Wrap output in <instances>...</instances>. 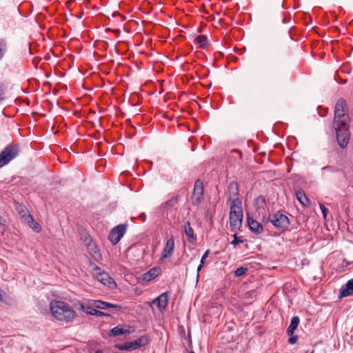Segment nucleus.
I'll list each match as a JSON object with an SVG mask.
<instances>
[{"mask_svg":"<svg viewBox=\"0 0 353 353\" xmlns=\"http://www.w3.org/2000/svg\"><path fill=\"white\" fill-rule=\"evenodd\" d=\"M129 333L130 331L120 326L114 327L110 331V335L113 336H117Z\"/></svg>","mask_w":353,"mask_h":353,"instance_id":"obj_20","label":"nucleus"},{"mask_svg":"<svg viewBox=\"0 0 353 353\" xmlns=\"http://www.w3.org/2000/svg\"><path fill=\"white\" fill-rule=\"evenodd\" d=\"M127 230L126 224H120L113 228L109 234V240L115 245L119 242Z\"/></svg>","mask_w":353,"mask_h":353,"instance_id":"obj_8","label":"nucleus"},{"mask_svg":"<svg viewBox=\"0 0 353 353\" xmlns=\"http://www.w3.org/2000/svg\"><path fill=\"white\" fill-rule=\"evenodd\" d=\"M108 308H118V309H121V306L120 305H116V304L110 303V306H108Z\"/></svg>","mask_w":353,"mask_h":353,"instance_id":"obj_40","label":"nucleus"},{"mask_svg":"<svg viewBox=\"0 0 353 353\" xmlns=\"http://www.w3.org/2000/svg\"><path fill=\"white\" fill-rule=\"evenodd\" d=\"M184 230L185 234L188 236V240L190 243H193L195 241V236L194 234V230L190 225L189 222H187L184 225Z\"/></svg>","mask_w":353,"mask_h":353,"instance_id":"obj_18","label":"nucleus"},{"mask_svg":"<svg viewBox=\"0 0 353 353\" xmlns=\"http://www.w3.org/2000/svg\"><path fill=\"white\" fill-rule=\"evenodd\" d=\"M322 170L327 171V172H334L337 171V169L334 168H333L332 166L327 165V166H325V167L322 168Z\"/></svg>","mask_w":353,"mask_h":353,"instance_id":"obj_32","label":"nucleus"},{"mask_svg":"<svg viewBox=\"0 0 353 353\" xmlns=\"http://www.w3.org/2000/svg\"><path fill=\"white\" fill-rule=\"evenodd\" d=\"M248 271V269L246 268H237L234 272V276L236 277L241 276L244 275Z\"/></svg>","mask_w":353,"mask_h":353,"instance_id":"obj_26","label":"nucleus"},{"mask_svg":"<svg viewBox=\"0 0 353 353\" xmlns=\"http://www.w3.org/2000/svg\"><path fill=\"white\" fill-rule=\"evenodd\" d=\"M230 205V224L232 230L234 231L239 229L242 225L243 214L241 201L240 199H235Z\"/></svg>","mask_w":353,"mask_h":353,"instance_id":"obj_2","label":"nucleus"},{"mask_svg":"<svg viewBox=\"0 0 353 353\" xmlns=\"http://www.w3.org/2000/svg\"><path fill=\"white\" fill-rule=\"evenodd\" d=\"M209 254H210V251L208 250L205 252L204 254L202 256V258L201 259V263L202 264L205 263V260L208 256Z\"/></svg>","mask_w":353,"mask_h":353,"instance_id":"obj_35","label":"nucleus"},{"mask_svg":"<svg viewBox=\"0 0 353 353\" xmlns=\"http://www.w3.org/2000/svg\"><path fill=\"white\" fill-rule=\"evenodd\" d=\"M194 42L196 43L200 48H205L208 47L209 42L206 37L204 35H198L194 37Z\"/></svg>","mask_w":353,"mask_h":353,"instance_id":"obj_19","label":"nucleus"},{"mask_svg":"<svg viewBox=\"0 0 353 353\" xmlns=\"http://www.w3.org/2000/svg\"><path fill=\"white\" fill-rule=\"evenodd\" d=\"M5 223V220L3 219V218L0 215V225H4Z\"/></svg>","mask_w":353,"mask_h":353,"instance_id":"obj_42","label":"nucleus"},{"mask_svg":"<svg viewBox=\"0 0 353 353\" xmlns=\"http://www.w3.org/2000/svg\"><path fill=\"white\" fill-rule=\"evenodd\" d=\"M149 343V339L145 336H141L133 341L125 342L118 346L121 350L132 351L145 346Z\"/></svg>","mask_w":353,"mask_h":353,"instance_id":"obj_5","label":"nucleus"},{"mask_svg":"<svg viewBox=\"0 0 353 353\" xmlns=\"http://www.w3.org/2000/svg\"><path fill=\"white\" fill-rule=\"evenodd\" d=\"M320 208L323 214L324 218L325 219L327 214V209L323 204H320Z\"/></svg>","mask_w":353,"mask_h":353,"instance_id":"obj_34","label":"nucleus"},{"mask_svg":"<svg viewBox=\"0 0 353 353\" xmlns=\"http://www.w3.org/2000/svg\"><path fill=\"white\" fill-rule=\"evenodd\" d=\"M178 201H179V197L178 196H173L171 199H170L168 201L165 202L162 205V208H172L174 205H176Z\"/></svg>","mask_w":353,"mask_h":353,"instance_id":"obj_23","label":"nucleus"},{"mask_svg":"<svg viewBox=\"0 0 353 353\" xmlns=\"http://www.w3.org/2000/svg\"><path fill=\"white\" fill-rule=\"evenodd\" d=\"M347 105L345 101L340 99L337 101L334 109V128H339V125H347L349 117L347 114Z\"/></svg>","mask_w":353,"mask_h":353,"instance_id":"obj_3","label":"nucleus"},{"mask_svg":"<svg viewBox=\"0 0 353 353\" xmlns=\"http://www.w3.org/2000/svg\"><path fill=\"white\" fill-rule=\"evenodd\" d=\"M290 337L288 339V342L290 343V344H295L297 341H298V337L297 336H295V335H290Z\"/></svg>","mask_w":353,"mask_h":353,"instance_id":"obj_31","label":"nucleus"},{"mask_svg":"<svg viewBox=\"0 0 353 353\" xmlns=\"http://www.w3.org/2000/svg\"><path fill=\"white\" fill-rule=\"evenodd\" d=\"M30 228L36 232H39L41 230V225L35 221L30 225Z\"/></svg>","mask_w":353,"mask_h":353,"instance_id":"obj_30","label":"nucleus"},{"mask_svg":"<svg viewBox=\"0 0 353 353\" xmlns=\"http://www.w3.org/2000/svg\"><path fill=\"white\" fill-rule=\"evenodd\" d=\"M6 51V43L4 41H0V59L3 57Z\"/></svg>","mask_w":353,"mask_h":353,"instance_id":"obj_28","label":"nucleus"},{"mask_svg":"<svg viewBox=\"0 0 353 353\" xmlns=\"http://www.w3.org/2000/svg\"><path fill=\"white\" fill-rule=\"evenodd\" d=\"M97 308L93 306V301L92 302V303L88 305V307H86V314H89V315H94V312L95 311Z\"/></svg>","mask_w":353,"mask_h":353,"instance_id":"obj_29","label":"nucleus"},{"mask_svg":"<svg viewBox=\"0 0 353 353\" xmlns=\"http://www.w3.org/2000/svg\"><path fill=\"white\" fill-rule=\"evenodd\" d=\"M3 94H4V88H3V85H0V101L4 99Z\"/></svg>","mask_w":353,"mask_h":353,"instance_id":"obj_38","label":"nucleus"},{"mask_svg":"<svg viewBox=\"0 0 353 353\" xmlns=\"http://www.w3.org/2000/svg\"><path fill=\"white\" fill-rule=\"evenodd\" d=\"M19 153V146L17 145H8L0 153V168L7 165Z\"/></svg>","mask_w":353,"mask_h":353,"instance_id":"obj_4","label":"nucleus"},{"mask_svg":"<svg viewBox=\"0 0 353 353\" xmlns=\"http://www.w3.org/2000/svg\"><path fill=\"white\" fill-rule=\"evenodd\" d=\"M228 192L230 196L228 198V201H230V204L232 203V201L235 199H239L238 197L239 195V190L238 185L236 182H231L228 186Z\"/></svg>","mask_w":353,"mask_h":353,"instance_id":"obj_14","label":"nucleus"},{"mask_svg":"<svg viewBox=\"0 0 353 353\" xmlns=\"http://www.w3.org/2000/svg\"><path fill=\"white\" fill-rule=\"evenodd\" d=\"M95 353H103L101 350H97Z\"/></svg>","mask_w":353,"mask_h":353,"instance_id":"obj_43","label":"nucleus"},{"mask_svg":"<svg viewBox=\"0 0 353 353\" xmlns=\"http://www.w3.org/2000/svg\"><path fill=\"white\" fill-rule=\"evenodd\" d=\"M107 314L101 311H99V310H97V309L95 310L94 312V315L93 316H106Z\"/></svg>","mask_w":353,"mask_h":353,"instance_id":"obj_37","label":"nucleus"},{"mask_svg":"<svg viewBox=\"0 0 353 353\" xmlns=\"http://www.w3.org/2000/svg\"><path fill=\"white\" fill-rule=\"evenodd\" d=\"M94 276L97 281L108 286L110 288L116 287V283L114 279L107 272H102L100 268H97L95 269Z\"/></svg>","mask_w":353,"mask_h":353,"instance_id":"obj_9","label":"nucleus"},{"mask_svg":"<svg viewBox=\"0 0 353 353\" xmlns=\"http://www.w3.org/2000/svg\"><path fill=\"white\" fill-rule=\"evenodd\" d=\"M353 294V279L349 280L340 289L339 298L349 296Z\"/></svg>","mask_w":353,"mask_h":353,"instance_id":"obj_13","label":"nucleus"},{"mask_svg":"<svg viewBox=\"0 0 353 353\" xmlns=\"http://www.w3.org/2000/svg\"><path fill=\"white\" fill-rule=\"evenodd\" d=\"M0 301L8 304L10 302V299L8 296L3 292L1 290H0Z\"/></svg>","mask_w":353,"mask_h":353,"instance_id":"obj_27","label":"nucleus"},{"mask_svg":"<svg viewBox=\"0 0 353 353\" xmlns=\"http://www.w3.org/2000/svg\"><path fill=\"white\" fill-rule=\"evenodd\" d=\"M299 318L298 316H293L291 319L290 324L287 329V333L288 335H292L294 330L297 328L299 324Z\"/></svg>","mask_w":353,"mask_h":353,"instance_id":"obj_17","label":"nucleus"},{"mask_svg":"<svg viewBox=\"0 0 353 353\" xmlns=\"http://www.w3.org/2000/svg\"><path fill=\"white\" fill-rule=\"evenodd\" d=\"M93 306L97 309L105 310L110 306V303L102 301H93Z\"/></svg>","mask_w":353,"mask_h":353,"instance_id":"obj_24","label":"nucleus"},{"mask_svg":"<svg viewBox=\"0 0 353 353\" xmlns=\"http://www.w3.org/2000/svg\"><path fill=\"white\" fill-rule=\"evenodd\" d=\"M22 218L24 219L25 222L28 224L30 227V225H32L34 222L32 216L28 213L23 214Z\"/></svg>","mask_w":353,"mask_h":353,"instance_id":"obj_25","label":"nucleus"},{"mask_svg":"<svg viewBox=\"0 0 353 353\" xmlns=\"http://www.w3.org/2000/svg\"><path fill=\"white\" fill-rule=\"evenodd\" d=\"M18 210L19 213L21 214V216L23 214H27L26 209L24 206L20 205L19 208H18Z\"/></svg>","mask_w":353,"mask_h":353,"instance_id":"obj_36","label":"nucleus"},{"mask_svg":"<svg viewBox=\"0 0 353 353\" xmlns=\"http://www.w3.org/2000/svg\"><path fill=\"white\" fill-rule=\"evenodd\" d=\"M296 196L299 201L304 206H307L309 205V200L307 197L306 196L305 192L301 190H299L296 191Z\"/></svg>","mask_w":353,"mask_h":353,"instance_id":"obj_21","label":"nucleus"},{"mask_svg":"<svg viewBox=\"0 0 353 353\" xmlns=\"http://www.w3.org/2000/svg\"><path fill=\"white\" fill-rule=\"evenodd\" d=\"M336 132V138L339 145L342 148L347 147L350 140V133L348 131V125L345 126L339 125V128H334Z\"/></svg>","mask_w":353,"mask_h":353,"instance_id":"obj_6","label":"nucleus"},{"mask_svg":"<svg viewBox=\"0 0 353 353\" xmlns=\"http://www.w3.org/2000/svg\"><path fill=\"white\" fill-rule=\"evenodd\" d=\"M188 353H194V352L193 351H190V352H188Z\"/></svg>","mask_w":353,"mask_h":353,"instance_id":"obj_44","label":"nucleus"},{"mask_svg":"<svg viewBox=\"0 0 353 353\" xmlns=\"http://www.w3.org/2000/svg\"><path fill=\"white\" fill-rule=\"evenodd\" d=\"M168 303V294L167 292H164L159 296L157 298L154 299L152 302V305L157 306L159 311H163L165 309Z\"/></svg>","mask_w":353,"mask_h":353,"instance_id":"obj_12","label":"nucleus"},{"mask_svg":"<svg viewBox=\"0 0 353 353\" xmlns=\"http://www.w3.org/2000/svg\"><path fill=\"white\" fill-rule=\"evenodd\" d=\"M269 220L275 228L280 230L287 229L290 224L288 217L283 214H275L270 216Z\"/></svg>","mask_w":353,"mask_h":353,"instance_id":"obj_7","label":"nucleus"},{"mask_svg":"<svg viewBox=\"0 0 353 353\" xmlns=\"http://www.w3.org/2000/svg\"><path fill=\"white\" fill-rule=\"evenodd\" d=\"M174 250V240L173 237H171L169 239L161 252L160 261H164L166 259L170 258L173 253Z\"/></svg>","mask_w":353,"mask_h":353,"instance_id":"obj_11","label":"nucleus"},{"mask_svg":"<svg viewBox=\"0 0 353 353\" xmlns=\"http://www.w3.org/2000/svg\"><path fill=\"white\" fill-rule=\"evenodd\" d=\"M79 309L85 313L86 312V307H88V305H85L82 303H79Z\"/></svg>","mask_w":353,"mask_h":353,"instance_id":"obj_39","label":"nucleus"},{"mask_svg":"<svg viewBox=\"0 0 353 353\" xmlns=\"http://www.w3.org/2000/svg\"><path fill=\"white\" fill-rule=\"evenodd\" d=\"M248 225L250 229L256 234H261L263 230V226L259 222L250 218L248 219Z\"/></svg>","mask_w":353,"mask_h":353,"instance_id":"obj_16","label":"nucleus"},{"mask_svg":"<svg viewBox=\"0 0 353 353\" xmlns=\"http://www.w3.org/2000/svg\"><path fill=\"white\" fill-rule=\"evenodd\" d=\"M265 205V199L262 196H257L254 200V206L258 210L264 209Z\"/></svg>","mask_w":353,"mask_h":353,"instance_id":"obj_22","label":"nucleus"},{"mask_svg":"<svg viewBox=\"0 0 353 353\" xmlns=\"http://www.w3.org/2000/svg\"><path fill=\"white\" fill-rule=\"evenodd\" d=\"M243 243V241H242V240H241V239H238V237L236 236V234L234 236V239H233V241L231 242V243H232V245H238V244H239V243Z\"/></svg>","mask_w":353,"mask_h":353,"instance_id":"obj_33","label":"nucleus"},{"mask_svg":"<svg viewBox=\"0 0 353 353\" xmlns=\"http://www.w3.org/2000/svg\"><path fill=\"white\" fill-rule=\"evenodd\" d=\"M203 184L201 180H196L194 183V187L191 197L192 203L194 205H197L201 203L203 196Z\"/></svg>","mask_w":353,"mask_h":353,"instance_id":"obj_10","label":"nucleus"},{"mask_svg":"<svg viewBox=\"0 0 353 353\" xmlns=\"http://www.w3.org/2000/svg\"><path fill=\"white\" fill-rule=\"evenodd\" d=\"M160 273V270L157 268H152L147 272L143 274L142 279L144 281L150 282L155 279Z\"/></svg>","mask_w":353,"mask_h":353,"instance_id":"obj_15","label":"nucleus"},{"mask_svg":"<svg viewBox=\"0 0 353 353\" xmlns=\"http://www.w3.org/2000/svg\"><path fill=\"white\" fill-rule=\"evenodd\" d=\"M50 308L53 317L61 321L72 322L77 316L76 312L63 301H51Z\"/></svg>","mask_w":353,"mask_h":353,"instance_id":"obj_1","label":"nucleus"},{"mask_svg":"<svg viewBox=\"0 0 353 353\" xmlns=\"http://www.w3.org/2000/svg\"><path fill=\"white\" fill-rule=\"evenodd\" d=\"M203 265H204V264H202V263H200V265H199L198 266V268H197V275H196V278H197V279H199V272H200V270H201V268H202V267H203Z\"/></svg>","mask_w":353,"mask_h":353,"instance_id":"obj_41","label":"nucleus"}]
</instances>
